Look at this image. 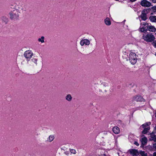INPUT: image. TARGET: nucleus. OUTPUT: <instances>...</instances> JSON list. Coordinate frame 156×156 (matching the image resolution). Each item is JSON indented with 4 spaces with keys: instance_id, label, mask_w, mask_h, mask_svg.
Wrapping results in <instances>:
<instances>
[{
    "instance_id": "obj_39",
    "label": "nucleus",
    "mask_w": 156,
    "mask_h": 156,
    "mask_svg": "<svg viewBox=\"0 0 156 156\" xmlns=\"http://www.w3.org/2000/svg\"><path fill=\"white\" fill-rule=\"evenodd\" d=\"M155 55L156 56V52L155 53Z\"/></svg>"
},
{
    "instance_id": "obj_16",
    "label": "nucleus",
    "mask_w": 156,
    "mask_h": 156,
    "mask_svg": "<svg viewBox=\"0 0 156 156\" xmlns=\"http://www.w3.org/2000/svg\"><path fill=\"white\" fill-rule=\"evenodd\" d=\"M65 98L66 100L70 102L72 101V97L70 94H68L65 96Z\"/></svg>"
},
{
    "instance_id": "obj_13",
    "label": "nucleus",
    "mask_w": 156,
    "mask_h": 156,
    "mask_svg": "<svg viewBox=\"0 0 156 156\" xmlns=\"http://www.w3.org/2000/svg\"><path fill=\"white\" fill-rule=\"evenodd\" d=\"M148 30L149 31L155 32L156 31V29L154 26L151 25H149L147 26Z\"/></svg>"
},
{
    "instance_id": "obj_14",
    "label": "nucleus",
    "mask_w": 156,
    "mask_h": 156,
    "mask_svg": "<svg viewBox=\"0 0 156 156\" xmlns=\"http://www.w3.org/2000/svg\"><path fill=\"white\" fill-rule=\"evenodd\" d=\"M113 132L116 134H118L120 132L119 128L117 126H115L112 129Z\"/></svg>"
},
{
    "instance_id": "obj_24",
    "label": "nucleus",
    "mask_w": 156,
    "mask_h": 156,
    "mask_svg": "<svg viewBox=\"0 0 156 156\" xmlns=\"http://www.w3.org/2000/svg\"><path fill=\"white\" fill-rule=\"evenodd\" d=\"M140 31L142 32H146L147 30V28H146L144 27L140 28Z\"/></svg>"
},
{
    "instance_id": "obj_37",
    "label": "nucleus",
    "mask_w": 156,
    "mask_h": 156,
    "mask_svg": "<svg viewBox=\"0 0 156 156\" xmlns=\"http://www.w3.org/2000/svg\"><path fill=\"white\" fill-rule=\"evenodd\" d=\"M154 130L155 131V132L156 133V126L154 128Z\"/></svg>"
},
{
    "instance_id": "obj_36",
    "label": "nucleus",
    "mask_w": 156,
    "mask_h": 156,
    "mask_svg": "<svg viewBox=\"0 0 156 156\" xmlns=\"http://www.w3.org/2000/svg\"><path fill=\"white\" fill-rule=\"evenodd\" d=\"M153 156H156V151L154 153Z\"/></svg>"
},
{
    "instance_id": "obj_18",
    "label": "nucleus",
    "mask_w": 156,
    "mask_h": 156,
    "mask_svg": "<svg viewBox=\"0 0 156 156\" xmlns=\"http://www.w3.org/2000/svg\"><path fill=\"white\" fill-rule=\"evenodd\" d=\"M150 20L152 22H156V16H150L149 17Z\"/></svg>"
},
{
    "instance_id": "obj_35",
    "label": "nucleus",
    "mask_w": 156,
    "mask_h": 156,
    "mask_svg": "<svg viewBox=\"0 0 156 156\" xmlns=\"http://www.w3.org/2000/svg\"><path fill=\"white\" fill-rule=\"evenodd\" d=\"M153 147L155 148H156V144H153Z\"/></svg>"
},
{
    "instance_id": "obj_28",
    "label": "nucleus",
    "mask_w": 156,
    "mask_h": 156,
    "mask_svg": "<svg viewBox=\"0 0 156 156\" xmlns=\"http://www.w3.org/2000/svg\"><path fill=\"white\" fill-rule=\"evenodd\" d=\"M151 9L154 11V12H156V6H155L152 7Z\"/></svg>"
},
{
    "instance_id": "obj_8",
    "label": "nucleus",
    "mask_w": 156,
    "mask_h": 156,
    "mask_svg": "<svg viewBox=\"0 0 156 156\" xmlns=\"http://www.w3.org/2000/svg\"><path fill=\"white\" fill-rule=\"evenodd\" d=\"M140 5L144 7H149L151 5V3L150 2L147 0H143L140 3Z\"/></svg>"
},
{
    "instance_id": "obj_25",
    "label": "nucleus",
    "mask_w": 156,
    "mask_h": 156,
    "mask_svg": "<svg viewBox=\"0 0 156 156\" xmlns=\"http://www.w3.org/2000/svg\"><path fill=\"white\" fill-rule=\"evenodd\" d=\"M31 61L35 65H37V59L33 58L31 59Z\"/></svg>"
},
{
    "instance_id": "obj_19",
    "label": "nucleus",
    "mask_w": 156,
    "mask_h": 156,
    "mask_svg": "<svg viewBox=\"0 0 156 156\" xmlns=\"http://www.w3.org/2000/svg\"><path fill=\"white\" fill-rule=\"evenodd\" d=\"M69 151H70L71 155H75L76 153V151L75 149H69Z\"/></svg>"
},
{
    "instance_id": "obj_2",
    "label": "nucleus",
    "mask_w": 156,
    "mask_h": 156,
    "mask_svg": "<svg viewBox=\"0 0 156 156\" xmlns=\"http://www.w3.org/2000/svg\"><path fill=\"white\" fill-rule=\"evenodd\" d=\"M129 152L132 155L138 156L141 155V156H147L146 153L144 151H138L137 150L132 149L129 150Z\"/></svg>"
},
{
    "instance_id": "obj_27",
    "label": "nucleus",
    "mask_w": 156,
    "mask_h": 156,
    "mask_svg": "<svg viewBox=\"0 0 156 156\" xmlns=\"http://www.w3.org/2000/svg\"><path fill=\"white\" fill-rule=\"evenodd\" d=\"M152 44L153 46L156 48V41H155L152 43Z\"/></svg>"
},
{
    "instance_id": "obj_3",
    "label": "nucleus",
    "mask_w": 156,
    "mask_h": 156,
    "mask_svg": "<svg viewBox=\"0 0 156 156\" xmlns=\"http://www.w3.org/2000/svg\"><path fill=\"white\" fill-rule=\"evenodd\" d=\"M10 18L12 20L18 19L19 17L20 13L16 10H14L9 13Z\"/></svg>"
},
{
    "instance_id": "obj_6",
    "label": "nucleus",
    "mask_w": 156,
    "mask_h": 156,
    "mask_svg": "<svg viewBox=\"0 0 156 156\" xmlns=\"http://www.w3.org/2000/svg\"><path fill=\"white\" fill-rule=\"evenodd\" d=\"M23 55L26 59L30 61L33 55V53L31 51L27 50L24 52Z\"/></svg>"
},
{
    "instance_id": "obj_5",
    "label": "nucleus",
    "mask_w": 156,
    "mask_h": 156,
    "mask_svg": "<svg viewBox=\"0 0 156 156\" xmlns=\"http://www.w3.org/2000/svg\"><path fill=\"white\" fill-rule=\"evenodd\" d=\"M108 86V84L106 82L101 81V83L99 86V91L103 92H106Z\"/></svg>"
},
{
    "instance_id": "obj_30",
    "label": "nucleus",
    "mask_w": 156,
    "mask_h": 156,
    "mask_svg": "<svg viewBox=\"0 0 156 156\" xmlns=\"http://www.w3.org/2000/svg\"><path fill=\"white\" fill-rule=\"evenodd\" d=\"M143 25L144 26H147L148 25V23H147L144 22L143 23Z\"/></svg>"
},
{
    "instance_id": "obj_22",
    "label": "nucleus",
    "mask_w": 156,
    "mask_h": 156,
    "mask_svg": "<svg viewBox=\"0 0 156 156\" xmlns=\"http://www.w3.org/2000/svg\"><path fill=\"white\" fill-rule=\"evenodd\" d=\"M142 143L143 144H145L147 142V139L146 137H144L142 139Z\"/></svg>"
},
{
    "instance_id": "obj_10",
    "label": "nucleus",
    "mask_w": 156,
    "mask_h": 156,
    "mask_svg": "<svg viewBox=\"0 0 156 156\" xmlns=\"http://www.w3.org/2000/svg\"><path fill=\"white\" fill-rule=\"evenodd\" d=\"M80 44L82 46L84 45H88L90 44V41L86 39H82L80 41Z\"/></svg>"
},
{
    "instance_id": "obj_29",
    "label": "nucleus",
    "mask_w": 156,
    "mask_h": 156,
    "mask_svg": "<svg viewBox=\"0 0 156 156\" xmlns=\"http://www.w3.org/2000/svg\"><path fill=\"white\" fill-rule=\"evenodd\" d=\"M152 140H154V141L156 142V135L152 137Z\"/></svg>"
},
{
    "instance_id": "obj_38",
    "label": "nucleus",
    "mask_w": 156,
    "mask_h": 156,
    "mask_svg": "<svg viewBox=\"0 0 156 156\" xmlns=\"http://www.w3.org/2000/svg\"><path fill=\"white\" fill-rule=\"evenodd\" d=\"M41 65H43V62L42 61H41Z\"/></svg>"
},
{
    "instance_id": "obj_15",
    "label": "nucleus",
    "mask_w": 156,
    "mask_h": 156,
    "mask_svg": "<svg viewBox=\"0 0 156 156\" xmlns=\"http://www.w3.org/2000/svg\"><path fill=\"white\" fill-rule=\"evenodd\" d=\"M54 138L55 137L54 136L52 135H51L47 138V141L48 142H51L53 141Z\"/></svg>"
},
{
    "instance_id": "obj_1",
    "label": "nucleus",
    "mask_w": 156,
    "mask_h": 156,
    "mask_svg": "<svg viewBox=\"0 0 156 156\" xmlns=\"http://www.w3.org/2000/svg\"><path fill=\"white\" fill-rule=\"evenodd\" d=\"M143 39L147 42H151L153 41L155 39L154 35L152 33H145L144 34L142 37Z\"/></svg>"
},
{
    "instance_id": "obj_4",
    "label": "nucleus",
    "mask_w": 156,
    "mask_h": 156,
    "mask_svg": "<svg viewBox=\"0 0 156 156\" xmlns=\"http://www.w3.org/2000/svg\"><path fill=\"white\" fill-rule=\"evenodd\" d=\"M129 61L132 64H135L137 60L136 54L134 52H131L129 55Z\"/></svg>"
},
{
    "instance_id": "obj_7",
    "label": "nucleus",
    "mask_w": 156,
    "mask_h": 156,
    "mask_svg": "<svg viewBox=\"0 0 156 156\" xmlns=\"http://www.w3.org/2000/svg\"><path fill=\"white\" fill-rule=\"evenodd\" d=\"M14 10L17 11V12L20 13L21 12L26 11V9L24 8L23 6L22 5L20 4L16 5V6L15 9Z\"/></svg>"
},
{
    "instance_id": "obj_23",
    "label": "nucleus",
    "mask_w": 156,
    "mask_h": 156,
    "mask_svg": "<svg viewBox=\"0 0 156 156\" xmlns=\"http://www.w3.org/2000/svg\"><path fill=\"white\" fill-rule=\"evenodd\" d=\"M44 36H42L40 38L38 39V41L39 42L43 43L44 42Z\"/></svg>"
},
{
    "instance_id": "obj_31",
    "label": "nucleus",
    "mask_w": 156,
    "mask_h": 156,
    "mask_svg": "<svg viewBox=\"0 0 156 156\" xmlns=\"http://www.w3.org/2000/svg\"><path fill=\"white\" fill-rule=\"evenodd\" d=\"M134 144L135 145H136L137 146H138L139 145L138 143L136 141H135L134 142Z\"/></svg>"
},
{
    "instance_id": "obj_40",
    "label": "nucleus",
    "mask_w": 156,
    "mask_h": 156,
    "mask_svg": "<svg viewBox=\"0 0 156 156\" xmlns=\"http://www.w3.org/2000/svg\"><path fill=\"white\" fill-rule=\"evenodd\" d=\"M104 155H106L105 154H104Z\"/></svg>"
},
{
    "instance_id": "obj_11",
    "label": "nucleus",
    "mask_w": 156,
    "mask_h": 156,
    "mask_svg": "<svg viewBox=\"0 0 156 156\" xmlns=\"http://www.w3.org/2000/svg\"><path fill=\"white\" fill-rule=\"evenodd\" d=\"M29 61H30L29 60H27L26 59H23L21 62V66L23 67H26Z\"/></svg>"
},
{
    "instance_id": "obj_34",
    "label": "nucleus",
    "mask_w": 156,
    "mask_h": 156,
    "mask_svg": "<svg viewBox=\"0 0 156 156\" xmlns=\"http://www.w3.org/2000/svg\"><path fill=\"white\" fill-rule=\"evenodd\" d=\"M152 2L153 3H156V0H151Z\"/></svg>"
},
{
    "instance_id": "obj_26",
    "label": "nucleus",
    "mask_w": 156,
    "mask_h": 156,
    "mask_svg": "<svg viewBox=\"0 0 156 156\" xmlns=\"http://www.w3.org/2000/svg\"><path fill=\"white\" fill-rule=\"evenodd\" d=\"M65 154L66 155H71L70 151H66L65 152Z\"/></svg>"
},
{
    "instance_id": "obj_12",
    "label": "nucleus",
    "mask_w": 156,
    "mask_h": 156,
    "mask_svg": "<svg viewBox=\"0 0 156 156\" xmlns=\"http://www.w3.org/2000/svg\"><path fill=\"white\" fill-rule=\"evenodd\" d=\"M104 21L105 24L107 26H109L111 24V21L108 17H107L105 19Z\"/></svg>"
},
{
    "instance_id": "obj_17",
    "label": "nucleus",
    "mask_w": 156,
    "mask_h": 156,
    "mask_svg": "<svg viewBox=\"0 0 156 156\" xmlns=\"http://www.w3.org/2000/svg\"><path fill=\"white\" fill-rule=\"evenodd\" d=\"M150 125V122H147L142 125L140 127H142L143 128H146L148 127H150L149 126Z\"/></svg>"
},
{
    "instance_id": "obj_21",
    "label": "nucleus",
    "mask_w": 156,
    "mask_h": 156,
    "mask_svg": "<svg viewBox=\"0 0 156 156\" xmlns=\"http://www.w3.org/2000/svg\"><path fill=\"white\" fill-rule=\"evenodd\" d=\"M141 19L144 20H145L147 19L146 15L145 13H142L140 15Z\"/></svg>"
},
{
    "instance_id": "obj_32",
    "label": "nucleus",
    "mask_w": 156,
    "mask_h": 156,
    "mask_svg": "<svg viewBox=\"0 0 156 156\" xmlns=\"http://www.w3.org/2000/svg\"><path fill=\"white\" fill-rule=\"evenodd\" d=\"M4 19L6 21H7V20H8L7 18H5V17H3V18H2V20H3Z\"/></svg>"
},
{
    "instance_id": "obj_9",
    "label": "nucleus",
    "mask_w": 156,
    "mask_h": 156,
    "mask_svg": "<svg viewBox=\"0 0 156 156\" xmlns=\"http://www.w3.org/2000/svg\"><path fill=\"white\" fill-rule=\"evenodd\" d=\"M133 100L137 101H144L145 100L143 98L139 95H136L133 97Z\"/></svg>"
},
{
    "instance_id": "obj_33",
    "label": "nucleus",
    "mask_w": 156,
    "mask_h": 156,
    "mask_svg": "<svg viewBox=\"0 0 156 156\" xmlns=\"http://www.w3.org/2000/svg\"><path fill=\"white\" fill-rule=\"evenodd\" d=\"M130 2H133L136 1V0H129Z\"/></svg>"
},
{
    "instance_id": "obj_20",
    "label": "nucleus",
    "mask_w": 156,
    "mask_h": 156,
    "mask_svg": "<svg viewBox=\"0 0 156 156\" xmlns=\"http://www.w3.org/2000/svg\"><path fill=\"white\" fill-rule=\"evenodd\" d=\"M143 130L142 131V133L146 134L150 129V127H148L146 128H144Z\"/></svg>"
}]
</instances>
